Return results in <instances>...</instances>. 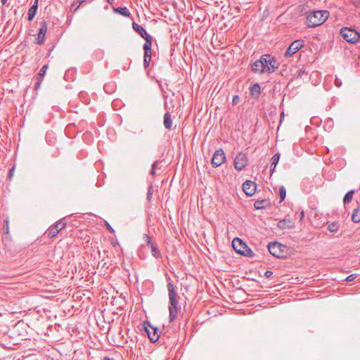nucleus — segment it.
<instances>
[{
    "label": "nucleus",
    "instance_id": "obj_1",
    "mask_svg": "<svg viewBox=\"0 0 360 360\" xmlns=\"http://www.w3.org/2000/svg\"><path fill=\"white\" fill-rule=\"evenodd\" d=\"M167 279L168 281L167 284V288L168 290V296H169V322H173L176 319L178 311L180 309L179 305V300L180 299L178 295L175 287L172 282V279L167 274Z\"/></svg>",
    "mask_w": 360,
    "mask_h": 360
},
{
    "label": "nucleus",
    "instance_id": "obj_2",
    "mask_svg": "<svg viewBox=\"0 0 360 360\" xmlns=\"http://www.w3.org/2000/svg\"><path fill=\"white\" fill-rule=\"evenodd\" d=\"M328 17L329 12L326 10L313 11L307 13L305 24L308 27H316L323 25Z\"/></svg>",
    "mask_w": 360,
    "mask_h": 360
},
{
    "label": "nucleus",
    "instance_id": "obj_3",
    "mask_svg": "<svg viewBox=\"0 0 360 360\" xmlns=\"http://www.w3.org/2000/svg\"><path fill=\"white\" fill-rule=\"evenodd\" d=\"M268 250L271 255L277 258H286L288 255L287 246L276 241L269 243Z\"/></svg>",
    "mask_w": 360,
    "mask_h": 360
},
{
    "label": "nucleus",
    "instance_id": "obj_4",
    "mask_svg": "<svg viewBox=\"0 0 360 360\" xmlns=\"http://www.w3.org/2000/svg\"><path fill=\"white\" fill-rule=\"evenodd\" d=\"M232 247L237 253L241 255L248 257L254 256L253 251L239 238H235L233 240Z\"/></svg>",
    "mask_w": 360,
    "mask_h": 360
},
{
    "label": "nucleus",
    "instance_id": "obj_5",
    "mask_svg": "<svg viewBox=\"0 0 360 360\" xmlns=\"http://www.w3.org/2000/svg\"><path fill=\"white\" fill-rule=\"evenodd\" d=\"M340 34L343 39L350 44H356L360 39V33L352 28L342 27L340 30Z\"/></svg>",
    "mask_w": 360,
    "mask_h": 360
},
{
    "label": "nucleus",
    "instance_id": "obj_6",
    "mask_svg": "<svg viewBox=\"0 0 360 360\" xmlns=\"http://www.w3.org/2000/svg\"><path fill=\"white\" fill-rule=\"evenodd\" d=\"M262 59H264L265 65V72L272 73L278 68V63L274 57L271 55H263Z\"/></svg>",
    "mask_w": 360,
    "mask_h": 360
},
{
    "label": "nucleus",
    "instance_id": "obj_7",
    "mask_svg": "<svg viewBox=\"0 0 360 360\" xmlns=\"http://www.w3.org/2000/svg\"><path fill=\"white\" fill-rule=\"evenodd\" d=\"M248 163V158L245 153L240 152L236 156L233 165L236 169L242 171L245 168Z\"/></svg>",
    "mask_w": 360,
    "mask_h": 360
},
{
    "label": "nucleus",
    "instance_id": "obj_8",
    "mask_svg": "<svg viewBox=\"0 0 360 360\" xmlns=\"http://www.w3.org/2000/svg\"><path fill=\"white\" fill-rule=\"evenodd\" d=\"M304 46V41L302 39L295 40L286 49L284 56L290 58Z\"/></svg>",
    "mask_w": 360,
    "mask_h": 360
},
{
    "label": "nucleus",
    "instance_id": "obj_9",
    "mask_svg": "<svg viewBox=\"0 0 360 360\" xmlns=\"http://www.w3.org/2000/svg\"><path fill=\"white\" fill-rule=\"evenodd\" d=\"M226 160V155L221 148L217 149L213 154L211 163L213 167L221 166Z\"/></svg>",
    "mask_w": 360,
    "mask_h": 360
},
{
    "label": "nucleus",
    "instance_id": "obj_10",
    "mask_svg": "<svg viewBox=\"0 0 360 360\" xmlns=\"http://www.w3.org/2000/svg\"><path fill=\"white\" fill-rule=\"evenodd\" d=\"M146 323H144V328L148 338L152 342H156L160 337L158 328L151 326L149 323H148V326H146Z\"/></svg>",
    "mask_w": 360,
    "mask_h": 360
},
{
    "label": "nucleus",
    "instance_id": "obj_11",
    "mask_svg": "<svg viewBox=\"0 0 360 360\" xmlns=\"http://www.w3.org/2000/svg\"><path fill=\"white\" fill-rule=\"evenodd\" d=\"M65 226L66 223L65 221H59L53 226L49 227L46 233L49 238H54Z\"/></svg>",
    "mask_w": 360,
    "mask_h": 360
},
{
    "label": "nucleus",
    "instance_id": "obj_12",
    "mask_svg": "<svg viewBox=\"0 0 360 360\" xmlns=\"http://www.w3.org/2000/svg\"><path fill=\"white\" fill-rule=\"evenodd\" d=\"M39 25L40 27L39 29V32L37 34L36 43L39 45H42L44 43L45 37L48 30V25L45 20L41 21Z\"/></svg>",
    "mask_w": 360,
    "mask_h": 360
},
{
    "label": "nucleus",
    "instance_id": "obj_13",
    "mask_svg": "<svg viewBox=\"0 0 360 360\" xmlns=\"http://www.w3.org/2000/svg\"><path fill=\"white\" fill-rule=\"evenodd\" d=\"M243 190L248 196H252L256 192L257 184L252 181L247 180L243 184Z\"/></svg>",
    "mask_w": 360,
    "mask_h": 360
},
{
    "label": "nucleus",
    "instance_id": "obj_14",
    "mask_svg": "<svg viewBox=\"0 0 360 360\" xmlns=\"http://www.w3.org/2000/svg\"><path fill=\"white\" fill-rule=\"evenodd\" d=\"M252 71L255 73L262 74L265 72V65L264 59H262V56L259 60H255L251 65Z\"/></svg>",
    "mask_w": 360,
    "mask_h": 360
},
{
    "label": "nucleus",
    "instance_id": "obj_15",
    "mask_svg": "<svg viewBox=\"0 0 360 360\" xmlns=\"http://www.w3.org/2000/svg\"><path fill=\"white\" fill-rule=\"evenodd\" d=\"M132 27L133 29L140 34V36L141 37H143V39H146L148 38V37H150L151 35H150L149 34H148L147 31L146 30V29H144L142 26L138 25L136 22H134L132 23Z\"/></svg>",
    "mask_w": 360,
    "mask_h": 360
},
{
    "label": "nucleus",
    "instance_id": "obj_16",
    "mask_svg": "<svg viewBox=\"0 0 360 360\" xmlns=\"http://www.w3.org/2000/svg\"><path fill=\"white\" fill-rule=\"evenodd\" d=\"M38 4H39V0H34V4L28 10V12H27L28 20L31 21L35 17L37 9H38Z\"/></svg>",
    "mask_w": 360,
    "mask_h": 360
},
{
    "label": "nucleus",
    "instance_id": "obj_17",
    "mask_svg": "<svg viewBox=\"0 0 360 360\" xmlns=\"http://www.w3.org/2000/svg\"><path fill=\"white\" fill-rule=\"evenodd\" d=\"M164 126L167 129H171L172 126V120L171 119V114L167 112L164 115Z\"/></svg>",
    "mask_w": 360,
    "mask_h": 360
},
{
    "label": "nucleus",
    "instance_id": "obj_18",
    "mask_svg": "<svg viewBox=\"0 0 360 360\" xmlns=\"http://www.w3.org/2000/svg\"><path fill=\"white\" fill-rule=\"evenodd\" d=\"M144 39L146 40V42L143 46L144 53H151L153 37L152 36L148 37V38Z\"/></svg>",
    "mask_w": 360,
    "mask_h": 360
},
{
    "label": "nucleus",
    "instance_id": "obj_19",
    "mask_svg": "<svg viewBox=\"0 0 360 360\" xmlns=\"http://www.w3.org/2000/svg\"><path fill=\"white\" fill-rule=\"evenodd\" d=\"M250 94L253 97H259L260 95V86L259 84H254L250 88Z\"/></svg>",
    "mask_w": 360,
    "mask_h": 360
},
{
    "label": "nucleus",
    "instance_id": "obj_20",
    "mask_svg": "<svg viewBox=\"0 0 360 360\" xmlns=\"http://www.w3.org/2000/svg\"><path fill=\"white\" fill-rule=\"evenodd\" d=\"M352 220L354 223L360 222V205L354 210L352 215Z\"/></svg>",
    "mask_w": 360,
    "mask_h": 360
},
{
    "label": "nucleus",
    "instance_id": "obj_21",
    "mask_svg": "<svg viewBox=\"0 0 360 360\" xmlns=\"http://www.w3.org/2000/svg\"><path fill=\"white\" fill-rule=\"evenodd\" d=\"M115 11L124 17H129L131 15L129 9L126 6L115 8Z\"/></svg>",
    "mask_w": 360,
    "mask_h": 360
},
{
    "label": "nucleus",
    "instance_id": "obj_22",
    "mask_svg": "<svg viewBox=\"0 0 360 360\" xmlns=\"http://www.w3.org/2000/svg\"><path fill=\"white\" fill-rule=\"evenodd\" d=\"M354 193V191L350 190L345 195L343 198V203L345 205L348 204L352 200Z\"/></svg>",
    "mask_w": 360,
    "mask_h": 360
},
{
    "label": "nucleus",
    "instance_id": "obj_23",
    "mask_svg": "<svg viewBox=\"0 0 360 360\" xmlns=\"http://www.w3.org/2000/svg\"><path fill=\"white\" fill-rule=\"evenodd\" d=\"M150 61H151V53H144L143 66H144L145 69L148 68Z\"/></svg>",
    "mask_w": 360,
    "mask_h": 360
},
{
    "label": "nucleus",
    "instance_id": "obj_24",
    "mask_svg": "<svg viewBox=\"0 0 360 360\" xmlns=\"http://www.w3.org/2000/svg\"><path fill=\"white\" fill-rule=\"evenodd\" d=\"M150 248L151 249L153 256H154L155 258H158L161 256V253L155 245H151V247Z\"/></svg>",
    "mask_w": 360,
    "mask_h": 360
},
{
    "label": "nucleus",
    "instance_id": "obj_25",
    "mask_svg": "<svg viewBox=\"0 0 360 360\" xmlns=\"http://www.w3.org/2000/svg\"><path fill=\"white\" fill-rule=\"evenodd\" d=\"M310 184V181L309 179H304L301 183V186L302 187L303 191L307 193L310 192V187L308 188V185Z\"/></svg>",
    "mask_w": 360,
    "mask_h": 360
},
{
    "label": "nucleus",
    "instance_id": "obj_26",
    "mask_svg": "<svg viewBox=\"0 0 360 360\" xmlns=\"http://www.w3.org/2000/svg\"><path fill=\"white\" fill-rule=\"evenodd\" d=\"M286 196V189L284 186H279V197L280 202H283Z\"/></svg>",
    "mask_w": 360,
    "mask_h": 360
},
{
    "label": "nucleus",
    "instance_id": "obj_27",
    "mask_svg": "<svg viewBox=\"0 0 360 360\" xmlns=\"http://www.w3.org/2000/svg\"><path fill=\"white\" fill-rule=\"evenodd\" d=\"M266 202L265 200H256L254 203V207L256 210H262L265 208L264 203Z\"/></svg>",
    "mask_w": 360,
    "mask_h": 360
},
{
    "label": "nucleus",
    "instance_id": "obj_28",
    "mask_svg": "<svg viewBox=\"0 0 360 360\" xmlns=\"http://www.w3.org/2000/svg\"><path fill=\"white\" fill-rule=\"evenodd\" d=\"M280 159V153H275L273 157L271 158V166H274L276 167V165L278 164Z\"/></svg>",
    "mask_w": 360,
    "mask_h": 360
},
{
    "label": "nucleus",
    "instance_id": "obj_29",
    "mask_svg": "<svg viewBox=\"0 0 360 360\" xmlns=\"http://www.w3.org/2000/svg\"><path fill=\"white\" fill-rule=\"evenodd\" d=\"M3 231L6 234L9 233V219L8 217L4 221Z\"/></svg>",
    "mask_w": 360,
    "mask_h": 360
},
{
    "label": "nucleus",
    "instance_id": "obj_30",
    "mask_svg": "<svg viewBox=\"0 0 360 360\" xmlns=\"http://www.w3.org/2000/svg\"><path fill=\"white\" fill-rule=\"evenodd\" d=\"M49 68L48 65H44L39 70V78L42 79L43 77L45 75L46 72Z\"/></svg>",
    "mask_w": 360,
    "mask_h": 360
},
{
    "label": "nucleus",
    "instance_id": "obj_31",
    "mask_svg": "<svg viewBox=\"0 0 360 360\" xmlns=\"http://www.w3.org/2000/svg\"><path fill=\"white\" fill-rule=\"evenodd\" d=\"M286 222H287V220L285 219H283V220H281L280 221H278V226L280 228V229H285L286 227H291V225H287L286 226Z\"/></svg>",
    "mask_w": 360,
    "mask_h": 360
},
{
    "label": "nucleus",
    "instance_id": "obj_32",
    "mask_svg": "<svg viewBox=\"0 0 360 360\" xmlns=\"http://www.w3.org/2000/svg\"><path fill=\"white\" fill-rule=\"evenodd\" d=\"M328 229L330 232H336L338 229V226L335 223H332L328 226Z\"/></svg>",
    "mask_w": 360,
    "mask_h": 360
},
{
    "label": "nucleus",
    "instance_id": "obj_33",
    "mask_svg": "<svg viewBox=\"0 0 360 360\" xmlns=\"http://www.w3.org/2000/svg\"><path fill=\"white\" fill-rule=\"evenodd\" d=\"M153 196V186L150 185L147 191V200L150 201Z\"/></svg>",
    "mask_w": 360,
    "mask_h": 360
},
{
    "label": "nucleus",
    "instance_id": "obj_34",
    "mask_svg": "<svg viewBox=\"0 0 360 360\" xmlns=\"http://www.w3.org/2000/svg\"><path fill=\"white\" fill-rule=\"evenodd\" d=\"M143 238H145V240H146V243H147V245H148V246L151 247V245H154V244L152 243L151 239H150V238L149 237V236H148V235H147V234H144Z\"/></svg>",
    "mask_w": 360,
    "mask_h": 360
},
{
    "label": "nucleus",
    "instance_id": "obj_35",
    "mask_svg": "<svg viewBox=\"0 0 360 360\" xmlns=\"http://www.w3.org/2000/svg\"><path fill=\"white\" fill-rule=\"evenodd\" d=\"M356 278V275L354 274L349 275L346 278L345 281L347 282H350L354 281Z\"/></svg>",
    "mask_w": 360,
    "mask_h": 360
},
{
    "label": "nucleus",
    "instance_id": "obj_36",
    "mask_svg": "<svg viewBox=\"0 0 360 360\" xmlns=\"http://www.w3.org/2000/svg\"><path fill=\"white\" fill-rule=\"evenodd\" d=\"M304 74H307V72L305 71V70L300 69V70H299V71L297 74V77L301 78V77H302Z\"/></svg>",
    "mask_w": 360,
    "mask_h": 360
},
{
    "label": "nucleus",
    "instance_id": "obj_37",
    "mask_svg": "<svg viewBox=\"0 0 360 360\" xmlns=\"http://www.w3.org/2000/svg\"><path fill=\"white\" fill-rule=\"evenodd\" d=\"M107 229L112 233H115L114 229L110 225V224L108 221L105 222Z\"/></svg>",
    "mask_w": 360,
    "mask_h": 360
},
{
    "label": "nucleus",
    "instance_id": "obj_38",
    "mask_svg": "<svg viewBox=\"0 0 360 360\" xmlns=\"http://www.w3.org/2000/svg\"><path fill=\"white\" fill-rule=\"evenodd\" d=\"M239 100H240V98L238 95L233 96V99H232L233 105H236L239 102Z\"/></svg>",
    "mask_w": 360,
    "mask_h": 360
},
{
    "label": "nucleus",
    "instance_id": "obj_39",
    "mask_svg": "<svg viewBox=\"0 0 360 360\" xmlns=\"http://www.w3.org/2000/svg\"><path fill=\"white\" fill-rule=\"evenodd\" d=\"M273 274V272L271 271H266L264 273V276L267 278H270Z\"/></svg>",
    "mask_w": 360,
    "mask_h": 360
},
{
    "label": "nucleus",
    "instance_id": "obj_40",
    "mask_svg": "<svg viewBox=\"0 0 360 360\" xmlns=\"http://www.w3.org/2000/svg\"><path fill=\"white\" fill-rule=\"evenodd\" d=\"M335 84L336 86L340 87L342 85V82L338 78H335Z\"/></svg>",
    "mask_w": 360,
    "mask_h": 360
},
{
    "label": "nucleus",
    "instance_id": "obj_41",
    "mask_svg": "<svg viewBox=\"0 0 360 360\" xmlns=\"http://www.w3.org/2000/svg\"><path fill=\"white\" fill-rule=\"evenodd\" d=\"M41 81H42V79L38 78V82L35 84V89H36L39 88L40 84H41Z\"/></svg>",
    "mask_w": 360,
    "mask_h": 360
},
{
    "label": "nucleus",
    "instance_id": "obj_42",
    "mask_svg": "<svg viewBox=\"0 0 360 360\" xmlns=\"http://www.w3.org/2000/svg\"><path fill=\"white\" fill-rule=\"evenodd\" d=\"M304 217V212L303 210H302L300 214H299V218H300V220L302 221L303 219V218Z\"/></svg>",
    "mask_w": 360,
    "mask_h": 360
},
{
    "label": "nucleus",
    "instance_id": "obj_43",
    "mask_svg": "<svg viewBox=\"0 0 360 360\" xmlns=\"http://www.w3.org/2000/svg\"><path fill=\"white\" fill-rule=\"evenodd\" d=\"M150 175H152V176H155V174H156V172H155V169H154V168H151V170H150Z\"/></svg>",
    "mask_w": 360,
    "mask_h": 360
},
{
    "label": "nucleus",
    "instance_id": "obj_44",
    "mask_svg": "<svg viewBox=\"0 0 360 360\" xmlns=\"http://www.w3.org/2000/svg\"><path fill=\"white\" fill-rule=\"evenodd\" d=\"M158 164V161H155V162L153 163V165H152V167H152V168H154V169H155V168H156V167H157Z\"/></svg>",
    "mask_w": 360,
    "mask_h": 360
},
{
    "label": "nucleus",
    "instance_id": "obj_45",
    "mask_svg": "<svg viewBox=\"0 0 360 360\" xmlns=\"http://www.w3.org/2000/svg\"><path fill=\"white\" fill-rule=\"evenodd\" d=\"M1 4L3 6L7 5L8 0H1Z\"/></svg>",
    "mask_w": 360,
    "mask_h": 360
},
{
    "label": "nucleus",
    "instance_id": "obj_46",
    "mask_svg": "<svg viewBox=\"0 0 360 360\" xmlns=\"http://www.w3.org/2000/svg\"><path fill=\"white\" fill-rule=\"evenodd\" d=\"M51 133H47V134H46V141H49V139L51 137Z\"/></svg>",
    "mask_w": 360,
    "mask_h": 360
},
{
    "label": "nucleus",
    "instance_id": "obj_47",
    "mask_svg": "<svg viewBox=\"0 0 360 360\" xmlns=\"http://www.w3.org/2000/svg\"><path fill=\"white\" fill-rule=\"evenodd\" d=\"M103 360H114V359L108 356H104Z\"/></svg>",
    "mask_w": 360,
    "mask_h": 360
},
{
    "label": "nucleus",
    "instance_id": "obj_48",
    "mask_svg": "<svg viewBox=\"0 0 360 360\" xmlns=\"http://www.w3.org/2000/svg\"><path fill=\"white\" fill-rule=\"evenodd\" d=\"M14 169V167L11 168V169L9 171V175L11 176L12 175V172L13 171Z\"/></svg>",
    "mask_w": 360,
    "mask_h": 360
},
{
    "label": "nucleus",
    "instance_id": "obj_49",
    "mask_svg": "<svg viewBox=\"0 0 360 360\" xmlns=\"http://www.w3.org/2000/svg\"><path fill=\"white\" fill-rule=\"evenodd\" d=\"M108 85H106V84L104 86V89H105V91L106 92H108V90H107V88H108Z\"/></svg>",
    "mask_w": 360,
    "mask_h": 360
},
{
    "label": "nucleus",
    "instance_id": "obj_50",
    "mask_svg": "<svg viewBox=\"0 0 360 360\" xmlns=\"http://www.w3.org/2000/svg\"><path fill=\"white\" fill-rule=\"evenodd\" d=\"M275 168H276V167H274V166H273V168H271V173L274 172Z\"/></svg>",
    "mask_w": 360,
    "mask_h": 360
},
{
    "label": "nucleus",
    "instance_id": "obj_51",
    "mask_svg": "<svg viewBox=\"0 0 360 360\" xmlns=\"http://www.w3.org/2000/svg\"><path fill=\"white\" fill-rule=\"evenodd\" d=\"M84 2V0H79V4H82Z\"/></svg>",
    "mask_w": 360,
    "mask_h": 360
},
{
    "label": "nucleus",
    "instance_id": "obj_52",
    "mask_svg": "<svg viewBox=\"0 0 360 360\" xmlns=\"http://www.w3.org/2000/svg\"><path fill=\"white\" fill-rule=\"evenodd\" d=\"M74 6H75V3H73V4H72V7H74Z\"/></svg>",
    "mask_w": 360,
    "mask_h": 360
},
{
    "label": "nucleus",
    "instance_id": "obj_53",
    "mask_svg": "<svg viewBox=\"0 0 360 360\" xmlns=\"http://www.w3.org/2000/svg\"><path fill=\"white\" fill-rule=\"evenodd\" d=\"M108 3L111 4L110 0H108Z\"/></svg>",
    "mask_w": 360,
    "mask_h": 360
}]
</instances>
